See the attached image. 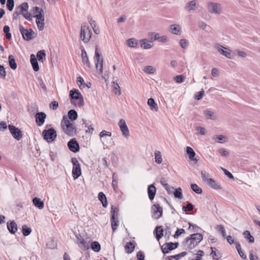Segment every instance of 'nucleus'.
<instances>
[{
	"label": "nucleus",
	"instance_id": "62",
	"mask_svg": "<svg viewBox=\"0 0 260 260\" xmlns=\"http://www.w3.org/2000/svg\"><path fill=\"white\" fill-rule=\"evenodd\" d=\"M218 152H219V153H220V154L221 156H228L229 154V153L227 150H226L224 149H222V148L218 149Z\"/></svg>",
	"mask_w": 260,
	"mask_h": 260
},
{
	"label": "nucleus",
	"instance_id": "55",
	"mask_svg": "<svg viewBox=\"0 0 260 260\" xmlns=\"http://www.w3.org/2000/svg\"><path fill=\"white\" fill-rule=\"evenodd\" d=\"M179 44L182 48L185 49L188 46V42L186 39H181L180 40Z\"/></svg>",
	"mask_w": 260,
	"mask_h": 260
},
{
	"label": "nucleus",
	"instance_id": "53",
	"mask_svg": "<svg viewBox=\"0 0 260 260\" xmlns=\"http://www.w3.org/2000/svg\"><path fill=\"white\" fill-rule=\"evenodd\" d=\"M6 76V72L5 68L2 65L0 64V78L5 79Z\"/></svg>",
	"mask_w": 260,
	"mask_h": 260
},
{
	"label": "nucleus",
	"instance_id": "28",
	"mask_svg": "<svg viewBox=\"0 0 260 260\" xmlns=\"http://www.w3.org/2000/svg\"><path fill=\"white\" fill-rule=\"evenodd\" d=\"M171 32L175 35H179L181 32V27L178 24H173L170 26Z\"/></svg>",
	"mask_w": 260,
	"mask_h": 260
},
{
	"label": "nucleus",
	"instance_id": "22",
	"mask_svg": "<svg viewBox=\"0 0 260 260\" xmlns=\"http://www.w3.org/2000/svg\"><path fill=\"white\" fill-rule=\"evenodd\" d=\"M203 114L206 118L208 119L215 120L217 118L216 114L214 112L208 110H204Z\"/></svg>",
	"mask_w": 260,
	"mask_h": 260
},
{
	"label": "nucleus",
	"instance_id": "1",
	"mask_svg": "<svg viewBox=\"0 0 260 260\" xmlns=\"http://www.w3.org/2000/svg\"><path fill=\"white\" fill-rule=\"evenodd\" d=\"M203 236L200 233L193 234L190 235V238H186L182 243L185 249H192L202 240Z\"/></svg>",
	"mask_w": 260,
	"mask_h": 260
},
{
	"label": "nucleus",
	"instance_id": "36",
	"mask_svg": "<svg viewBox=\"0 0 260 260\" xmlns=\"http://www.w3.org/2000/svg\"><path fill=\"white\" fill-rule=\"evenodd\" d=\"M111 214L112 218L114 219V218H118V216H119L118 209L116 207L112 205L111 206Z\"/></svg>",
	"mask_w": 260,
	"mask_h": 260
},
{
	"label": "nucleus",
	"instance_id": "27",
	"mask_svg": "<svg viewBox=\"0 0 260 260\" xmlns=\"http://www.w3.org/2000/svg\"><path fill=\"white\" fill-rule=\"evenodd\" d=\"M211 249L212 251L210 255H212L214 259L217 260L221 257V253L216 248L211 247Z\"/></svg>",
	"mask_w": 260,
	"mask_h": 260
},
{
	"label": "nucleus",
	"instance_id": "48",
	"mask_svg": "<svg viewBox=\"0 0 260 260\" xmlns=\"http://www.w3.org/2000/svg\"><path fill=\"white\" fill-rule=\"evenodd\" d=\"M113 88L115 94H118V95L121 94L120 86L117 82H113Z\"/></svg>",
	"mask_w": 260,
	"mask_h": 260
},
{
	"label": "nucleus",
	"instance_id": "41",
	"mask_svg": "<svg viewBox=\"0 0 260 260\" xmlns=\"http://www.w3.org/2000/svg\"><path fill=\"white\" fill-rule=\"evenodd\" d=\"M91 248L95 252H99L101 249V245L98 242L94 241L91 243Z\"/></svg>",
	"mask_w": 260,
	"mask_h": 260
},
{
	"label": "nucleus",
	"instance_id": "63",
	"mask_svg": "<svg viewBox=\"0 0 260 260\" xmlns=\"http://www.w3.org/2000/svg\"><path fill=\"white\" fill-rule=\"evenodd\" d=\"M137 260H145V255L144 253L141 251H138L137 253Z\"/></svg>",
	"mask_w": 260,
	"mask_h": 260
},
{
	"label": "nucleus",
	"instance_id": "49",
	"mask_svg": "<svg viewBox=\"0 0 260 260\" xmlns=\"http://www.w3.org/2000/svg\"><path fill=\"white\" fill-rule=\"evenodd\" d=\"M186 152L187 154L189 155V159L193 158L195 156V152L194 150L189 146H187L186 147Z\"/></svg>",
	"mask_w": 260,
	"mask_h": 260
},
{
	"label": "nucleus",
	"instance_id": "15",
	"mask_svg": "<svg viewBox=\"0 0 260 260\" xmlns=\"http://www.w3.org/2000/svg\"><path fill=\"white\" fill-rule=\"evenodd\" d=\"M178 246V243L170 242L163 245L161 248L164 254L168 253L171 250L176 249Z\"/></svg>",
	"mask_w": 260,
	"mask_h": 260
},
{
	"label": "nucleus",
	"instance_id": "5",
	"mask_svg": "<svg viewBox=\"0 0 260 260\" xmlns=\"http://www.w3.org/2000/svg\"><path fill=\"white\" fill-rule=\"evenodd\" d=\"M92 32L87 23L81 25L80 31V38L85 43H88L91 37Z\"/></svg>",
	"mask_w": 260,
	"mask_h": 260
},
{
	"label": "nucleus",
	"instance_id": "31",
	"mask_svg": "<svg viewBox=\"0 0 260 260\" xmlns=\"http://www.w3.org/2000/svg\"><path fill=\"white\" fill-rule=\"evenodd\" d=\"M207 184L214 189H218L221 188L220 185L212 178L208 180Z\"/></svg>",
	"mask_w": 260,
	"mask_h": 260
},
{
	"label": "nucleus",
	"instance_id": "10",
	"mask_svg": "<svg viewBox=\"0 0 260 260\" xmlns=\"http://www.w3.org/2000/svg\"><path fill=\"white\" fill-rule=\"evenodd\" d=\"M72 162L73 165L72 175L74 179H77L81 175L80 165L76 158H72Z\"/></svg>",
	"mask_w": 260,
	"mask_h": 260
},
{
	"label": "nucleus",
	"instance_id": "29",
	"mask_svg": "<svg viewBox=\"0 0 260 260\" xmlns=\"http://www.w3.org/2000/svg\"><path fill=\"white\" fill-rule=\"evenodd\" d=\"M81 56L83 63L86 64L88 67H90V62L87 53L84 49H83L81 50Z\"/></svg>",
	"mask_w": 260,
	"mask_h": 260
},
{
	"label": "nucleus",
	"instance_id": "3",
	"mask_svg": "<svg viewBox=\"0 0 260 260\" xmlns=\"http://www.w3.org/2000/svg\"><path fill=\"white\" fill-rule=\"evenodd\" d=\"M34 17L36 18V23L38 29L42 30L44 28L45 18L43 9L38 7H35L33 8Z\"/></svg>",
	"mask_w": 260,
	"mask_h": 260
},
{
	"label": "nucleus",
	"instance_id": "52",
	"mask_svg": "<svg viewBox=\"0 0 260 260\" xmlns=\"http://www.w3.org/2000/svg\"><path fill=\"white\" fill-rule=\"evenodd\" d=\"M148 37L152 41H158L159 34L157 32H149Z\"/></svg>",
	"mask_w": 260,
	"mask_h": 260
},
{
	"label": "nucleus",
	"instance_id": "21",
	"mask_svg": "<svg viewBox=\"0 0 260 260\" xmlns=\"http://www.w3.org/2000/svg\"><path fill=\"white\" fill-rule=\"evenodd\" d=\"M7 228L9 231L13 234H15L17 231V225L14 221H11L7 223Z\"/></svg>",
	"mask_w": 260,
	"mask_h": 260
},
{
	"label": "nucleus",
	"instance_id": "33",
	"mask_svg": "<svg viewBox=\"0 0 260 260\" xmlns=\"http://www.w3.org/2000/svg\"><path fill=\"white\" fill-rule=\"evenodd\" d=\"M163 229L161 226H158L156 228V238L158 241L163 236Z\"/></svg>",
	"mask_w": 260,
	"mask_h": 260
},
{
	"label": "nucleus",
	"instance_id": "50",
	"mask_svg": "<svg viewBox=\"0 0 260 260\" xmlns=\"http://www.w3.org/2000/svg\"><path fill=\"white\" fill-rule=\"evenodd\" d=\"M191 188L192 190L194 191L196 193L200 194L202 193V189L196 184H191Z\"/></svg>",
	"mask_w": 260,
	"mask_h": 260
},
{
	"label": "nucleus",
	"instance_id": "42",
	"mask_svg": "<svg viewBox=\"0 0 260 260\" xmlns=\"http://www.w3.org/2000/svg\"><path fill=\"white\" fill-rule=\"evenodd\" d=\"M141 46L145 49H148L152 47V45L146 42V39H143L140 41Z\"/></svg>",
	"mask_w": 260,
	"mask_h": 260
},
{
	"label": "nucleus",
	"instance_id": "45",
	"mask_svg": "<svg viewBox=\"0 0 260 260\" xmlns=\"http://www.w3.org/2000/svg\"><path fill=\"white\" fill-rule=\"evenodd\" d=\"M174 195L176 198L182 199L183 198V195L181 188L179 187L176 189L175 191L174 192Z\"/></svg>",
	"mask_w": 260,
	"mask_h": 260
},
{
	"label": "nucleus",
	"instance_id": "40",
	"mask_svg": "<svg viewBox=\"0 0 260 260\" xmlns=\"http://www.w3.org/2000/svg\"><path fill=\"white\" fill-rule=\"evenodd\" d=\"M243 235L245 239H247L250 243L254 242V239L253 236H252L248 231H245L243 233Z\"/></svg>",
	"mask_w": 260,
	"mask_h": 260
},
{
	"label": "nucleus",
	"instance_id": "57",
	"mask_svg": "<svg viewBox=\"0 0 260 260\" xmlns=\"http://www.w3.org/2000/svg\"><path fill=\"white\" fill-rule=\"evenodd\" d=\"M201 175L203 181L207 183L208 182V180L210 179L209 178V174H206L205 172L202 171Z\"/></svg>",
	"mask_w": 260,
	"mask_h": 260
},
{
	"label": "nucleus",
	"instance_id": "12",
	"mask_svg": "<svg viewBox=\"0 0 260 260\" xmlns=\"http://www.w3.org/2000/svg\"><path fill=\"white\" fill-rule=\"evenodd\" d=\"M214 48L226 57L231 59L232 56V51L228 48L224 47L219 44H216L214 46Z\"/></svg>",
	"mask_w": 260,
	"mask_h": 260
},
{
	"label": "nucleus",
	"instance_id": "59",
	"mask_svg": "<svg viewBox=\"0 0 260 260\" xmlns=\"http://www.w3.org/2000/svg\"><path fill=\"white\" fill-rule=\"evenodd\" d=\"M187 254V253L186 252H182L178 254L175 255H172L170 257L178 259L180 257H183L185 256Z\"/></svg>",
	"mask_w": 260,
	"mask_h": 260
},
{
	"label": "nucleus",
	"instance_id": "20",
	"mask_svg": "<svg viewBox=\"0 0 260 260\" xmlns=\"http://www.w3.org/2000/svg\"><path fill=\"white\" fill-rule=\"evenodd\" d=\"M30 61L34 70L36 72L38 71L39 70V66L37 59L34 54H32L30 55Z\"/></svg>",
	"mask_w": 260,
	"mask_h": 260
},
{
	"label": "nucleus",
	"instance_id": "58",
	"mask_svg": "<svg viewBox=\"0 0 260 260\" xmlns=\"http://www.w3.org/2000/svg\"><path fill=\"white\" fill-rule=\"evenodd\" d=\"M14 0H7V7L9 10L12 11L14 8Z\"/></svg>",
	"mask_w": 260,
	"mask_h": 260
},
{
	"label": "nucleus",
	"instance_id": "11",
	"mask_svg": "<svg viewBox=\"0 0 260 260\" xmlns=\"http://www.w3.org/2000/svg\"><path fill=\"white\" fill-rule=\"evenodd\" d=\"M152 217L155 219H159L162 214V208L158 204H154L151 207Z\"/></svg>",
	"mask_w": 260,
	"mask_h": 260
},
{
	"label": "nucleus",
	"instance_id": "17",
	"mask_svg": "<svg viewBox=\"0 0 260 260\" xmlns=\"http://www.w3.org/2000/svg\"><path fill=\"white\" fill-rule=\"evenodd\" d=\"M46 115L44 112H38L36 114V121L39 126L42 125L45 122Z\"/></svg>",
	"mask_w": 260,
	"mask_h": 260
},
{
	"label": "nucleus",
	"instance_id": "4",
	"mask_svg": "<svg viewBox=\"0 0 260 260\" xmlns=\"http://www.w3.org/2000/svg\"><path fill=\"white\" fill-rule=\"evenodd\" d=\"M208 11L211 14L220 15L223 13V9L221 4L215 2H208L207 5Z\"/></svg>",
	"mask_w": 260,
	"mask_h": 260
},
{
	"label": "nucleus",
	"instance_id": "46",
	"mask_svg": "<svg viewBox=\"0 0 260 260\" xmlns=\"http://www.w3.org/2000/svg\"><path fill=\"white\" fill-rule=\"evenodd\" d=\"M46 56V53L45 50H40L38 51L37 53V57L39 61L43 62V59Z\"/></svg>",
	"mask_w": 260,
	"mask_h": 260
},
{
	"label": "nucleus",
	"instance_id": "14",
	"mask_svg": "<svg viewBox=\"0 0 260 260\" xmlns=\"http://www.w3.org/2000/svg\"><path fill=\"white\" fill-rule=\"evenodd\" d=\"M118 125L123 136L125 138H128L129 136V132L125 121L123 119H120L118 122Z\"/></svg>",
	"mask_w": 260,
	"mask_h": 260
},
{
	"label": "nucleus",
	"instance_id": "38",
	"mask_svg": "<svg viewBox=\"0 0 260 260\" xmlns=\"http://www.w3.org/2000/svg\"><path fill=\"white\" fill-rule=\"evenodd\" d=\"M111 226L113 232H115L119 224L118 218H114V219L111 218Z\"/></svg>",
	"mask_w": 260,
	"mask_h": 260
},
{
	"label": "nucleus",
	"instance_id": "61",
	"mask_svg": "<svg viewBox=\"0 0 260 260\" xmlns=\"http://www.w3.org/2000/svg\"><path fill=\"white\" fill-rule=\"evenodd\" d=\"M174 79L177 83H182L184 81V76L182 75H178L174 77Z\"/></svg>",
	"mask_w": 260,
	"mask_h": 260
},
{
	"label": "nucleus",
	"instance_id": "26",
	"mask_svg": "<svg viewBox=\"0 0 260 260\" xmlns=\"http://www.w3.org/2000/svg\"><path fill=\"white\" fill-rule=\"evenodd\" d=\"M196 1L192 0L187 3L185 6V9L187 11L196 10Z\"/></svg>",
	"mask_w": 260,
	"mask_h": 260
},
{
	"label": "nucleus",
	"instance_id": "8",
	"mask_svg": "<svg viewBox=\"0 0 260 260\" xmlns=\"http://www.w3.org/2000/svg\"><path fill=\"white\" fill-rule=\"evenodd\" d=\"M19 30L23 38L26 41L31 40L36 37V34L31 29H25L21 25L19 26Z\"/></svg>",
	"mask_w": 260,
	"mask_h": 260
},
{
	"label": "nucleus",
	"instance_id": "25",
	"mask_svg": "<svg viewBox=\"0 0 260 260\" xmlns=\"http://www.w3.org/2000/svg\"><path fill=\"white\" fill-rule=\"evenodd\" d=\"M32 203L34 205L39 209H42L44 207V204L40 199L35 197L32 199Z\"/></svg>",
	"mask_w": 260,
	"mask_h": 260
},
{
	"label": "nucleus",
	"instance_id": "43",
	"mask_svg": "<svg viewBox=\"0 0 260 260\" xmlns=\"http://www.w3.org/2000/svg\"><path fill=\"white\" fill-rule=\"evenodd\" d=\"M155 71V69L152 66H146L143 69L145 73L150 74L154 73Z\"/></svg>",
	"mask_w": 260,
	"mask_h": 260
},
{
	"label": "nucleus",
	"instance_id": "44",
	"mask_svg": "<svg viewBox=\"0 0 260 260\" xmlns=\"http://www.w3.org/2000/svg\"><path fill=\"white\" fill-rule=\"evenodd\" d=\"M23 235L24 236H28L31 232V229L28 228L26 225H23L22 227Z\"/></svg>",
	"mask_w": 260,
	"mask_h": 260
},
{
	"label": "nucleus",
	"instance_id": "60",
	"mask_svg": "<svg viewBox=\"0 0 260 260\" xmlns=\"http://www.w3.org/2000/svg\"><path fill=\"white\" fill-rule=\"evenodd\" d=\"M99 136L101 138L104 137L105 136H111V133L109 132H107L105 130L102 131L99 134Z\"/></svg>",
	"mask_w": 260,
	"mask_h": 260
},
{
	"label": "nucleus",
	"instance_id": "32",
	"mask_svg": "<svg viewBox=\"0 0 260 260\" xmlns=\"http://www.w3.org/2000/svg\"><path fill=\"white\" fill-rule=\"evenodd\" d=\"M78 117V114L77 112L74 110H70L68 112V119H70L71 121H73L77 119Z\"/></svg>",
	"mask_w": 260,
	"mask_h": 260
},
{
	"label": "nucleus",
	"instance_id": "7",
	"mask_svg": "<svg viewBox=\"0 0 260 260\" xmlns=\"http://www.w3.org/2000/svg\"><path fill=\"white\" fill-rule=\"evenodd\" d=\"M42 136L44 139L48 142H52L55 140L57 137L56 132L55 130L51 127L48 129H45L42 132Z\"/></svg>",
	"mask_w": 260,
	"mask_h": 260
},
{
	"label": "nucleus",
	"instance_id": "47",
	"mask_svg": "<svg viewBox=\"0 0 260 260\" xmlns=\"http://www.w3.org/2000/svg\"><path fill=\"white\" fill-rule=\"evenodd\" d=\"M214 140H216L218 142L223 143L222 141L225 142L227 139V137L223 135H216L213 138Z\"/></svg>",
	"mask_w": 260,
	"mask_h": 260
},
{
	"label": "nucleus",
	"instance_id": "56",
	"mask_svg": "<svg viewBox=\"0 0 260 260\" xmlns=\"http://www.w3.org/2000/svg\"><path fill=\"white\" fill-rule=\"evenodd\" d=\"M216 229L218 230L221 234H222V236L223 237H225L226 236V232L225 230L222 225H217Z\"/></svg>",
	"mask_w": 260,
	"mask_h": 260
},
{
	"label": "nucleus",
	"instance_id": "51",
	"mask_svg": "<svg viewBox=\"0 0 260 260\" xmlns=\"http://www.w3.org/2000/svg\"><path fill=\"white\" fill-rule=\"evenodd\" d=\"M46 246L48 248L54 249L57 247V244L54 240L51 239L47 243Z\"/></svg>",
	"mask_w": 260,
	"mask_h": 260
},
{
	"label": "nucleus",
	"instance_id": "6",
	"mask_svg": "<svg viewBox=\"0 0 260 260\" xmlns=\"http://www.w3.org/2000/svg\"><path fill=\"white\" fill-rule=\"evenodd\" d=\"M28 8V4L26 2H24L16 8V11L14 13V15L15 16V14H22L26 19L30 20L31 19V15L27 11Z\"/></svg>",
	"mask_w": 260,
	"mask_h": 260
},
{
	"label": "nucleus",
	"instance_id": "18",
	"mask_svg": "<svg viewBox=\"0 0 260 260\" xmlns=\"http://www.w3.org/2000/svg\"><path fill=\"white\" fill-rule=\"evenodd\" d=\"M69 149L74 152H78L79 150V145L75 139L71 140L68 143Z\"/></svg>",
	"mask_w": 260,
	"mask_h": 260
},
{
	"label": "nucleus",
	"instance_id": "2",
	"mask_svg": "<svg viewBox=\"0 0 260 260\" xmlns=\"http://www.w3.org/2000/svg\"><path fill=\"white\" fill-rule=\"evenodd\" d=\"M61 125L63 132L68 136H73L75 134L76 129L73 121H70L67 116H63Z\"/></svg>",
	"mask_w": 260,
	"mask_h": 260
},
{
	"label": "nucleus",
	"instance_id": "16",
	"mask_svg": "<svg viewBox=\"0 0 260 260\" xmlns=\"http://www.w3.org/2000/svg\"><path fill=\"white\" fill-rule=\"evenodd\" d=\"M78 239L77 244L83 250L88 249L89 248V242L86 241L84 238L81 237V236H77Z\"/></svg>",
	"mask_w": 260,
	"mask_h": 260
},
{
	"label": "nucleus",
	"instance_id": "23",
	"mask_svg": "<svg viewBox=\"0 0 260 260\" xmlns=\"http://www.w3.org/2000/svg\"><path fill=\"white\" fill-rule=\"evenodd\" d=\"M70 96L72 99H75L76 100L83 97L82 95L79 92V91L75 89H72L70 91Z\"/></svg>",
	"mask_w": 260,
	"mask_h": 260
},
{
	"label": "nucleus",
	"instance_id": "35",
	"mask_svg": "<svg viewBox=\"0 0 260 260\" xmlns=\"http://www.w3.org/2000/svg\"><path fill=\"white\" fill-rule=\"evenodd\" d=\"M8 59L10 67L12 69L15 70L17 68V64L15 62L14 56L12 55H9Z\"/></svg>",
	"mask_w": 260,
	"mask_h": 260
},
{
	"label": "nucleus",
	"instance_id": "37",
	"mask_svg": "<svg viewBox=\"0 0 260 260\" xmlns=\"http://www.w3.org/2000/svg\"><path fill=\"white\" fill-rule=\"evenodd\" d=\"M235 244L236 245V248L240 255V256L245 259L246 258V254L241 250V245L239 242H235Z\"/></svg>",
	"mask_w": 260,
	"mask_h": 260
},
{
	"label": "nucleus",
	"instance_id": "13",
	"mask_svg": "<svg viewBox=\"0 0 260 260\" xmlns=\"http://www.w3.org/2000/svg\"><path fill=\"white\" fill-rule=\"evenodd\" d=\"M8 127L11 134L15 139L18 141L22 138V132L18 128L12 125H9Z\"/></svg>",
	"mask_w": 260,
	"mask_h": 260
},
{
	"label": "nucleus",
	"instance_id": "64",
	"mask_svg": "<svg viewBox=\"0 0 260 260\" xmlns=\"http://www.w3.org/2000/svg\"><path fill=\"white\" fill-rule=\"evenodd\" d=\"M249 258L250 260H259L258 257L254 254L252 250L250 251Z\"/></svg>",
	"mask_w": 260,
	"mask_h": 260
},
{
	"label": "nucleus",
	"instance_id": "34",
	"mask_svg": "<svg viewBox=\"0 0 260 260\" xmlns=\"http://www.w3.org/2000/svg\"><path fill=\"white\" fill-rule=\"evenodd\" d=\"M135 249V245L131 242H127L125 246V250L126 253H131Z\"/></svg>",
	"mask_w": 260,
	"mask_h": 260
},
{
	"label": "nucleus",
	"instance_id": "19",
	"mask_svg": "<svg viewBox=\"0 0 260 260\" xmlns=\"http://www.w3.org/2000/svg\"><path fill=\"white\" fill-rule=\"evenodd\" d=\"M148 197L149 199L152 201L154 199L156 194V188L153 184L150 185L147 189Z\"/></svg>",
	"mask_w": 260,
	"mask_h": 260
},
{
	"label": "nucleus",
	"instance_id": "39",
	"mask_svg": "<svg viewBox=\"0 0 260 260\" xmlns=\"http://www.w3.org/2000/svg\"><path fill=\"white\" fill-rule=\"evenodd\" d=\"M155 161L158 164H160L162 162L161 154L159 151L156 150L154 152Z\"/></svg>",
	"mask_w": 260,
	"mask_h": 260
},
{
	"label": "nucleus",
	"instance_id": "9",
	"mask_svg": "<svg viewBox=\"0 0 260 260\" xmlns=\"http://www.w3.org/2000/svg\"><path fill=\"white\" fill-rule=\"evenodd\" d=\"M94 58L96 61V69L99 71V74H101L103 71V58L101 57V54L99 52L97 47L95 48Z\"/></svg>",
	"mask_w": 260,
	"mask_h": 260
},
{
	"label": "nucleus",
	"instance_id": "54",
	"mask_svg": "<svg viewBox=\"0 0 260 260\" xmlns=\"http://www.w3.org/2000/svg\"><path fill=\"white\" fill-rule=\"evenodd\" d=\"M127 45L131 47H134L138 44L137 40L135 39H128L127 41Z\"/></svg>",
	"mask_w": 260,
	"mask_h": 260
},
{
	"label": "nucleus",
	"instance_id": "24",
	"mask_svg": "<svg viewBox=\"0 0 260 260\" xmlns=\"http://www.w3.org/2000/svg\"><path fill=\"white\" fill-rule=\"evenodd\" d=\"M147 104L149 106L150 109L153 111L157 112L158 110V108L157 104L154 101V100L152 98L148 99Z\"/></svg>",
	"mask_w": 260,
	"mask_h": 260
},
{
	"label": "nucleus",
	"instance_id": "30",
	"mask_svg": "<svg viewBox=\"0 0 260 260\" xmlns=\"http://www.w3.org/2000/svg\"><path fill=\"white\" fill-rule=\"evenodd\" d=\"M98 199L101 202L103 206L105 208L107 207L108 205L107 198L105 194L103 192L99 193Z\"/></svg>",
	"mask_w": 260,
	"mask_h": 260
}]
</instances>
